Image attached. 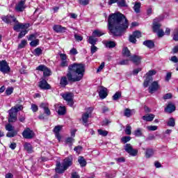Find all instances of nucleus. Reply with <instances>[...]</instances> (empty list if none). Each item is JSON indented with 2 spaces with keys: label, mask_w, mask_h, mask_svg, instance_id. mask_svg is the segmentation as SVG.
Returning <instances> with one entry per match:
<instances>
[{
  "label": "nucleus",
  "mask_w": 178,
  "mask_h": 178,
  "mask_svg": "<svg viewBox=\"0 0 178 178\" xmlns=\"http://www.w3.org/2000/svg\"><path fill=\"white\" fill-rule=\"evenodd\" d=\"M78 162L81 165V168H84V166H86L87 165V161H86V159H84V157L83 156L79 157Z\"/></svg>",
  "instance_id": "obj_28"
},
{
  "label": "nucleus",
  "mask_w": 178,
  "mask_h": 178,
  "mask_svg": "<svg viewBox=\"0 0 178 178\" xmlns=\"http://www.w3.org/2000/svg\"><path fill=\"white\" fill-rule=\"evenodd\" d=\"M17 135V132L16 131H11V132H8L6 134V137H9L10 138H12L13 137H15V136Z\"/></svg>",
  "instance_id": "obj_41"
},
{
  "label": "nucleus",
  "mask_w": 178,
  "mask_h": 178,
  "mask_svg": "<svg viewBox=\"0 0 178 178\" xmlns=\"http://www.w3.org/2000/svg\"><path fill=\"white\" fill-rule=\"evenodd\" d=\"M172 97H173L172 93H167V94L164 95L163 98V99H172Z\"/></svg>",
  "instance_id": "obj_59"
},
{
  "label": "nucleus",
  "mask_w": 178,
  "mask_h": 178,
  "mask_svg": "<svg viewBox=\"0 0 178 178\" xmlns=\"http://www.w3.org/2000/svg\"><path fill=\"white\" fill-rule=\"evenodd\" d=\"M119 65H129V60H122L119 63Z\"/></svg>",
  "instance_id": "obj_64"
},
{
  "label": "nucleus",
  "mask_w": 178,
  "mask_h": 178,
  "mask_svg": "<svg viewBox=\"0 0 178 178\" xmlns=\"http://www.w3.org/2000/svg\"><path fill=\"white\" fill-rule=\"evenodd\" d=\"M117 5L119 8H127V3H126V0L118 1Z\"/></svg>",
  "instance_id": "obj_31"
},
{
  "label": "nucleus",
  "mask_w": 178,
  "mask_h": 178,
  "mask_svg": "<svg viewBox=\"0 0 178 178\" xmlns=\"http://www.w3.org/2000/svg\"><path fill=\"white\" fill-rule=\"evenodd\" d=\"M74 37L76 41H78V42H80V41H83V36H81L79 34L75 33Z\"/></svg>",
  "instance_id": "obj_49"
},
{
  "label": "nucleus",
  "mask_w": 178,
  "mask_h": 178,
  "mask_svg": "<svg viewBox=\"0 0 178 178\" xmlns=\"http://www.w3.org/2000/svg\"><path fill=\"white\" fill-rule=\"evenodd\" d=\"M24 151H26L28 154H33V152H34L33 145L29 143H25L24 144Z\"/></svg>",
  "instance_id": "obj_21"
},
{
  "label": "nucleus",
  "mask_w": 178,
  "mask_h": 178,
  "mask_svg": "<svg viewBox=\"0 0 178 178\" xmlns=\"http://www.w3.org/2000/svg\"><path fill=\"white\" fill-rule=\"evenodd\" d=\"M11 109H15V111H17V113L19 111H23V106L16 105L14 107L11 108Z\"/></svg>",
  "instance_id": "obj_46"
},
{
  "label": "nucleus",
  "mask_w": 178,
  "mask_h": 178,
  "mask_svg": "<svg viewBox=\"0 0 178 178\" xmlns=\"http://www.w3.org/2000/svg\"><path fill=\"white\" fill-rule=\"evenodd\" d=\"M125 134H127V136H130V134H131V127L129 124L126 127Z\"/></svg>",
  "instance_id": "obj_44"
},
{
  "label": "nucleus",
  "mask_w": 178,
  "mask_h": 178,
  "mask_svg": "<svg viewBox=\"0 0 178 178\" xmlns=\"http://www.w3.org/2000/svg\"><path fill=\"white\" fill-rule=\"evenodd\" d=\"M131 140V137L130 136H123L121 138V143H123V144H126V143H129Z\"/></svg>",
  "instance_id": "obj_39"
},
{
  "label": "nucleus",
  "mask_w": 178,
  "mask_h": 178,
  "mask_svg": "<svg viewBox=\"0 0 178 178\" xmlns=\"http://www.w3.org/2000/svg\"><path fill=\"white\" fill-rule=\"evenodd\" d=\"M63 98L68 102L70 106H73V93L64 94L63 95Z\"/></svg>",
  "instance_id": "obj_14"
},
{
  "label": "nucleus",
  "mask_w": 178,
  "mask_h": 178,
  "mask_svg": "<svg viewBox=\"0 0 178 178\" xmlns=\"http://www.w3.org/2000/svg\"><path fill=\"white\" fill-rule=\"evenodd\" d=\"M83 150V147L78 145L74 147V151H76L77 154H80L81 151Z\"/></svg>",
  "instance_id": "obj_56"
},
{
  "label": "nucleus",
  "mask_w": 178,
  "mask_h": 178,
  "mask_svg": "<svg viewBox=\"0 0 178 178\" xmlns=\"http://www.w3.org/2000/svg\"><path fill=\"white\" fill-rule=\"evenodd\" d=\"M124 116H126L127 118H130L131 116V110L129 108H126L124 111Z\"/></svg>",
  "instance_id": "obj_42"
},
{
  "label": "nucleus",
  "mask_w": 178,
  "mask_h": 178,
  "mask_svg": "<svg viewBox=\"0 0 178 178\" xmlns=\"http://www.w3.org/2000/svg\"><path fill=\"white\" fill-rule=\"evenodd\" d=\"M158 90H159V83H158V81H154L149 87V92L150 94H154V92H155V91H158Z\"/></svg>",
  "instance_id": "obj_13"
},
{
  "label": "nucleus",
  "mask_w": 178,
  "mask_h": 178,
  "mask_svg": "<svg viewBox=\"0 0 178 178\" xmlns=\"http://www.w3.org/2000/svg\"><path fill=\"white\" fill-rule=\"evenodd\" d=\"M173 40L178 41V28L174 31Z\"/></svg>",
  "instance_id": "obj_51"
},
{
  "label": "nucleus",
  "mask_w": 178,
  "mask_h": 178,
  "mask_svg": "<svg viewBox=\"0 0 178 178\" xmlns=\"http://www.w3.org/2000/svg\"><path fill=\"white\" fill-rule=\"evenodd\" d=\"M61 129H62V126H60V125L56 126L54 129V132L55 133L56 137L58 140V141H60V138H61L60 134H59V131H60Z\"/></svg>",
  "instance_id": "obj_25"
},
{
  "label": "nucleus",
  "mask_w": 178,
  "mask_h": 178,
  "mask_svg": "<svg viewBox=\"0 0 178 178\" xmlns=\"http://www.w3.org/2000/svg\"><path fill=\"white\" fill-rule=\"evenodd\" d=\"M167 126H169V127H175V126H176V120H175L174 118H169Z\"/></svg>",
  "instance_id": "obj_27"
},
{
  "label": "nucleus",
  "mask_w": 178,
  "mask_h": 178,
  "mask_svg": "<svg viewBox=\"0 0 178 178\" xmlns=\"http://www.w3.org/2000/svg\"><path fill=\"white\" fill-rule=\"evenodd\" d=\"M147 129H149V131H155V130H158V127L157 126H148Z\"/></svg>",
  "instance_id": "obj_58"
},
{
  "label": "nucleus",
  "mask_w": 178,
  "mask_h": 178,
  "mask_svg": "<svg viewBox=\"0 0 178 178\" xmlns=\"http://www.w3.org/2000/svg\"><path fill=\"white\" fill-rule=\"evenodd\" d=\"M159 30H161V24L157 23V22H154L153 23V31L154 33H156Z\"/></svg>",
  "instance_id": "obj_32"
},
{
  "label": "nucleus",
  "mask_w": 178,
  "mask_h": 178,
  "mask_svg": "<svg viewBox=\"0 0 178 178\" xmlns=\"http://www.w3.org/2000/svg\"><path fill=\"white\" fill-rule=\"evenodd\" d=\"M129 60L135 63V65H140V63H141V57L139 56L134 55L130 57Z\"/></svg>",
  "instance_id": "obj_22"
},
{
  "label": "nucleus",
  "mask_w": 178,
  "mask_h": 178,
  "mask_svg": "<svg viewBox=\"0 0 178 178\" xmlns=\"http://www.w3.org/2000/svg\"><path fill=\"white\" fill-rule=\"evenodd\" d=\"M27 44V40H23L21 41L20 44L18 45V48H24Z\"/></svg>",
  "instance_id": "obj_47"
},
{
  "label": "nucleus",
  "mask_w": 178,
  "mask_h": 178,
  "mask_svg": "<svg viewBox=\"0 0 178 178\" xmlns=\"http://www.w3.org/2000/svg\"><path fill=\"white\" fill-rule=\"evenodd\" d=\"M98 133L99 136H102V137H106L108 136V131L106 130H102V129H98Z\"/></svg>",
  "instance_id": "obj_40"
},
{
  "label": "nucleus",
  "mask_w": 178,
  "mask_h": 178,
  "mask_svg": "<svg viewBox=\"0 0 178 178\" xmlns=\"http://www.w3.org/2000/svg\"><path fill=\"white\" fill-rule=\"evenodd\" d=\"M92 111H94V108L92 107H90L87 109L86 112L82 115V120L83 122V126H88L87 124L88 122V118H90V115L92 113Z\"/></svg>",
  "instance_id": "obj_10"
},
{
  "label": "nucleus",
  "mask_w": 178,
  "mask_h": 178,
  "mask_svg": "<svg viewBox=\"0 0 178 178\" xmlns=\"http://www.w3.org/2000/svg\"><path fill=\"white\" fill-rule=\"evenodd\" d=\"M156 33H157V35L159 38H162L163 35H165V32L162 29H159Z\"/></svg>",
  "instance_id": "obj_57"
},
{
  "label": "nucleus",
  "mask_w": 178,
  "mask_h": 178,
  "mask_svg": "<svg viewBox=\"0 0 178 178\" xmlns=\"http://www.w3.org/2000/svg\"><path fill=\"white\" fill-rule=\"evenodd\" d=\"M17 120V111L11 108L8 111V123H15Z\"/></svg>",
  "instance_id": "obj_8"
},
{
  "label": "nucleus",
  "mask_w": 178,
  "mask_h": 178,
  "mask_svg": "<svg viewBox=\"0 0 178 178\" xmlns=\"http://www.w3.org/2000/svg\"><path fill=\"white\" fill-rule=\"evenodd\" d=\"M110 34L115 37L123 35V33L129 28V23L124 15L117 13L111 14L108 19Z\"/></svg>",
  "instance_id": "obj_1"
},
{
  "label": "nucleus",
  "mask_w": 178,
  "mask_h": 178,
  "mask_svg": "<svg viewBox=\"0 0 178 178\" xmlns=\"http://www.w3.org/2000/svg\"><path fill=\"white\" fill-rule=\"evenodd\" d=\"M134 135L136 137H141L143 136V131L141 129L138 128L137 130L134 131Z\"/></svg>",
  "instance_id": "obj_43"
},
{
  "label": "nucleus",
  "mask_w": 178,
  "mask_h": 178,
  "mask_svg": "<svg viewBox=\"0 0 178 178\" xmlns=\"http://www.w3.org/2000/svg\"><path fill=\"white\" fill-rule=\"evenodd\" d=\"M34 54L35 56H40V55H42V49H41L40 47L35 49Z\"/></svg>",
  "instance_id": "obj_35"
},
{
  "label": "nucleus",
  "mask_w": 178,
  "mask_h": 178,
  "mask_svg": "<svg viewBox=\"0 0 178 178\" xmlns=\"http://www.w3.org/2000/svg\"><path fill=\"white\" fill-rule=\"evenodd\" d=\"M80 5H83V6H86L90 3V0H79Z\"/></svg>",
  "instance_id": "obj_53"
},
{
  "label": "nucleus",
  "mask_w": 178,
  "mask_h": 178,
  "mask_svg": "<svg viewBox=\"0 0 178 178\" xmlns=\"http://www.w3.org/2000/svg\"><path fill=\"white\" fill-rule=\"evenodd\" d=\"M172 79V72H168L165 76V81L169 82V81Z\"/></svg>",
  "instance_id": "obj_60"
},
{
  "label": "nucleus",
  "mask_w": 178,
  "mask_h": 178,
  "mask_svg": "<svg viewBox=\"0 0 178 178\" xmlns=\"http://www.w3.org/2000/svg\"><path fill=\"white\" fill-rule=\"evenodd\" d=\"M141 8V3L140 2H135V5L134 6V10L136 13H140Z\"/></svg>",
  "instance_id": "obj_29"
},
{
  "label": "nucleus",
  "mask_w": 178,
  "mask_h": 178,
  "mask_svg": "<svg viewBox=\"0 0 178 178\" xmlns=\"http://www.w3.org/2000/svg\"><path fill=\"white\" fill-rule=\"evenodd\" d=\"M164 111L165 112H168V113H172L176 111V106H175L173 103L170 102L168 103Z\"/></svg>",
  "instance_id": "obj_19"
},
{
  "label": "nucleus",
  "mask_w": 178,
  "mask_h": 178,
  "mask_svg": "<svg viewBox=\"0 0 178 178\" xmlns=\"http://www.w3.org/2000/svg\"><path fill=\"white\" fill-rule=\"evenodd\" d=\"M6 130H7V131H13V126H12V124H8L7 125H6Z\"/></svg>",
  "instance_id": "obj_55"
},
{
  "label": "nucleus",
  "mask_w": 178,
  "mask_h": 178,
  "mask_svg": "<svg viewBox=\"0 0 178 178\" xmlns=\"http://www.w3.org/2000/svg\"><path fill=\"white\" fill-rule=\"evenodd\" d=\"M154 118H155V115L150 113V114H147L146 115H143L142 117V119L143 120H145V122H152V120H154Z\"/></svg>",
  "instance_id": "obj_26"
},
{
  "label": "nucleus",
  "mask_w": 178,
  "mask_h": 178,
  "mask_svg": "<svg viewBox=\"0 0 178 178\" xmlns=\"http://www.w3.org/2000/svg\"><path fill=\"white\" fill-rule=\"evenodd\" d=\"M39 87L41 90H51V85L45 79H42L39 82Z\"/></svg>",
  "instance_id": "obj_15"
},
{
  "label": "nucleus",
  "mask_w": 178,
  "mask_h": 178,
  "mask_svg": "<svg viewBox=\"0 0 178 178\" xmlns=\"http://www.w3.org/2000/svg\"><path fill=\"white\" fill-rule=\"evenodd\" d=\"M106 48H115L116 47V43L113 41H107L106 42Z\"/></svg>",
  "instance_id": "obj_33"
},
{
  "label": "nucleus",
  "mask_w": 178,
  "mask_h": 178,
  "mask_svg": "<svg viewBox=\"0 0 178 178\" xmlns=\"http://www.w3.org/2000/svg\"><path fill=\"white\" fill-rule=\"evenodd\" d=\"M86 72V65L83 63H74L68 66L67 77L63 76L60 79V84L62 87H66L69 84L68 81L76 83L83 80L84 73ZM68 80V81H67Z\"/></svg>",
  "instance_id": "obj_2"
},
{
  "label": "nucleus",
  "mask_w": 178,
  "mask_h": 178,
  "mask_svg": "<svg viewBox=\"0 0 178 178\" xmlns=\"http://www.w3.org/2000/svg\"><path fill=\"white\" fill-rule=\"evenodd\" d=\"M132 35L136 38H140L141 37V32L140 31H136L132 33Z\"/></svg>",
  "instance_id": "obj_48"
},
{
  "label": "nucleus",
  "mask_w": 178,
  "mask_h": 178,
  "mask_svg": "<svg viewBox=\"0 0 178 178\" xmlns=\"http://www.w3.org/2000/svg\"><path fill=\"white\" fill-rule=\"evenodd\" d=\"M133 35H129V42H132V44H136V42H137V39Z\"/></svg>",
  "instance_id": "obj_52"
},
{
  "label": "nucleus",
  "mask_w": 178,
  "mask_h": 178,
  "mask_svg": "<svg viewBox=\"0 0 178 178\" xmlns=\"http://www.w3.org/2000/svg\"><path fill=\"white\" fill-rule=\"evenodd\" d=\"M53 29L56 33H65V31H66V27H63L60 25H54Z\"/></svg>",
  "instance_id": "obj_23"
},
{
  "label": "nucleus",
  "mask_w": 178,
  "mask_h": 178,
  "mask_svg": "<svg viewBox=\"0 0 178 178\" xmlns=\"http://www.w3.org/2000/svg\"><path fill=\"white\" fill-rule=\"evenodd\" d=\"M94 35H96L97 37H101V35H104L105 34L104 33H102L101 31L95 30L93 32Z\"/></svg>",
  "instance_id": "obj_50"
},
{
  "label": "nucleus",
  "mask_w": 178,
  "mask_h": 178,
  "mask_svg": "<svg viewBox=\"0 0 178 178\" xmlns=\"http://www.w3.org/2000/svg\"><path fill=\"white\" fill-rule=\"evenodd\" d=\"M91 54H95L98 51V48L95 45H92L90 47Z\"/></svg>",
  "instance_id": "obj_61"
},
{
  "label": "nucleus",
  "mask_w": 178,
  "mask_h": 178,
  "mask_svg": "<svg viewBox=\"0 0 178 178\" xmlns=\"http://www.w3.org/2000/svg\"><path fill=\"white\" fill-rule=\"evenodd\" d=\"M40 44V40L36 39L35 40H33L30 42L31 47H37Z\"/></svg>",
  "instance_id": "obj_45"
},
{
  "label": "nucleus",
  "mask_w": 178,
  "mask_h": 178,
  "mask_svg": "<svg viewBox=\"0 0 178 178\" xmlns=\"http://www.w3.org/2000/svg\"><path fill=\"white\" fill-rule=\"evenodd\" d=\"M13 26V30L15 31H19L20 29L23 30L24 29H27L29 27V24H22L17 21L16 23H15Z\"/></svg>",
  "instance_id": "obj_12"
},
{
  "label": "nucleus",
  "mask_w": 178,
  "mask_h": 178,
  "mask_svg": "<svg viewBox=\"0 0 178 178\" xmlns=\"http://www.w3.org/2000/svg\"><path fill=\"white\" fill-rule=\"evenodd\" d=\"M60 164V162L57 161L56 164V173H64L65 170H67L72 165H73V157L70 156L66 157L63 162V164Z\"/></svg>",
  "instance_id": "obj_3"
},
{
  "label": "nucleus",
  "mask_w": 178,
  "mask_h": 178,
  "mask_svg": "<svg viewBox=\"0 0 178 178\" xmlns=\"http://www.w3.org/2000/svg\"><path fill=\"white\" fill-rule=\"evenodd\" d=\"M36 70H39L40 72H43L44 77H49L51 74V70L48 68L44 65H40L36 67Z\"/></svg>",
  "instance_id": "obj_9"
},
{
  "label": "nucleus",
  "mask_w": 178,
  "mask_h": 178,
  "mask_svg": "<svg viewBox=\"0 0 178 178\" xmlns=\"http://www.w3.org/2000/svg\"><path fill=\"white\" fill-rule=\"evenodd\" d=\"M143 45H145L149 49H152V48L155 47V43L152 40H147L143 42Z\"/></svg>",
  "instance_id": "obj_24"
},
{
  "label": "nucleus",
  "mask_w": 178,
  "mask_h": 178,
  "mask_svg": "<svg viewBox=\"0 0 178 178\" xmlns=\"http://www.w3.org/2000/svg\"><path fill=\"white\" fill-rule=\"evenodd\" d=\"M71 178H80V175L76 172H72Z\"/></svg>",
  "instance_id": "obj_63"
},
{
  "label": "nucleus",
  "mask_w": 178,
  "mask_h": 178,
  "mask_svg": "<svg viewBox=\"0 0 178 178\" xmlns=\"http://www.w3.org/2000/svg\"><path fill=\"white\" fill-rule=\"evenodd\" d=\"M26 1H19L15 6V10L17 12H23L24 9H26Z\"/></svg>",
  "instance_id": "obj_18"
},
{
  "label": "nucleus",
  "mask_w": 178,
  "mask_h": 178,
  "mask_svg": "<svg viewBox=\"0 0 178 178\" xmlns=\"http://www.w3.org/2000/svg\"><path fill=\"white\" fill-rule=\"evenodd\" d=\"M154 74H156V71L152 70H149L147 74H146V79L144 81L143 83V86L147 88L148 86H149V83H151L154 79L152 78V76H154Z\"/></svg>",
  "instance_id": "obj_4"
},
{
  "label": "nucleus",
  "mask_w": 178,
  "mask_h": 178,
  "mask_svg": "<svg viewBox=\"0 0 178 178\" xmlns=\"http://www.w3.org/2000/svg\"><path fill=\"white\" fill-rule=\"evenodd\" d=\"M40 108L44 109V113L47 115V116H50L51 110H49V104H48V103H41L40 105Z\"/></svg>",
  "instance_id": "obj_17"
},
{
  "label": "nucleus",
  "mask_w": 178,
  "mask_h": 178,
  "mask_svg": "<svg viewBox=\"0 0 178 178\" xmlns=\"http://www.w3.org/2000/svg\"><path fill=\"white\" fill-rule=\"evenodd\" d=\"M28 33V31L27 30H24V31H22L19 35H18V38H23V37H24V35H26V34Z\"/></svg>",
  "instance_id": "obj_54"
},
{
  "label": "nucleus",
  "mask_w": 178,
  "mask_h": 178,
  "mask_svg": "<svg viewBox=\"0 0 178 178\" xmlns=\"http://www.w3.org/2000/svg\"><path fill=\"white\" fill-rule=\"evenodd\" d=\"M122 97V92H116L113 96V101H118Z\"/></svg>",
  "instance_id": "obj_36"
},
{
  "label": "nucleus",
  "mask_w": 178,
  "mask_h": 178,
  "mask_svg": "<svg viewBox=\"0 0 178 178\" xmlns=\"http://www.w3.org/2000/svg\"><path fill=\"white\" fill-rule=\"evenodd\" d=\"M0 72L3 73V74L10 73V67H9V64H8V62L6 60L0 61Z\"/></svg>",
  "instance_id": "obj_5"
},
{
  "label": "nucleus",
  "mask_w": 178,
  "mask_h": 178,
  "mask_svg": "<svg viewBox=\"0 0 178 178\" xmlns=\"http://www.w3.org/2000/svg\"><path fill=\"white\" fill-rule=\"evenodd\" d=\"M145 150V156L147 159H149V158H152V156L155 154V150L152 148H146L143 149Z\"/></svg>",
  "instance_id": "obj_16"
},
{
  "label": "nucleus",
  "mask_w": 178,
  "mask_h": 178,
  "mask_svg": "<svg viewBox=\"0 0 178 178\" xmlns=\"http://www.w3.org/2000/svg\"><path fill=\"white\" fill-rule=\"evenodd\" d=\"M99 95L102 99H105V97H108V89L104 86H102L101 90L99 92Z\"/></svg>",
  "instance_id": "obj_20"
},
{
  "label": "nucleus",
  "mask_w": 178,
  "mask_h": 178,
  "mask_svg": "<svg viewBox=\"0 0 178 178\" xmlns=\"http://www.w3.org/2000/svg\"><path fill=\"white\" fill-rule=\"evenodd\" d=\"M13 92V88H8L6 90V95H10Z\"/></svg>",
  "instance_id": "obj_62"
},
{
  "label": "nucleus",
  "mask_w": 178,
  "mask_h": 178,
  "mask_svg": "<svg viewBox=\"0 0 178 178\" xmlns=\"http://www.w3.org/2000/svg\"><path fill=\"white\" fill-rule=\"evenodd\" d=\"M124 149L127 154L131 155V156H137V155H138V149H134L133 146H131V144L130 143L125 145Z\"/></svg>",
  "instance_id": "obj_6"
},
{
  "label": "nucleus",
  "mask_w": 178,
  "mask_h": 178,
  "mask_svg": "<svg viewBox=\"0 0 178 178\" xmlns=\"http://www.w3.org/2000/svg\"><path fill=\"white\" fill-rule=\"evenodd\" d=\"M22 136L24 138H26L28 140H31V138H34V131L30 129V128H26L23 132Z\"/></svg>",
  "instance_id": "obj_11"
},
{
  "label": "nucleus",
  "mask_w": 178,
  "mask_h": 178,
  "mask_svg": "<svg viewBox=\"0 0 178 178\" xmlns=\"http://www.w3.org/2000/svg\"><path fill=\"white\" fill-rule=\"evenodd\" d=\"M122 55L123 56H126L127 58H129V56H131V53L130 52V50H129V48L125 47L122 49Z\"/></svg>",
  "instance_id": "obj_30"
},
{
  "label": "nucleus",
  "mask_w": 178,
  "mask_h": 178,
  "mask_svg": "<svg viewBox=\"0 0 178 178\" xmlns=\"http://www.w3.org/2000/svg\"><path fill=\"white\" fill-rule=\"evenodd\" d=\"M88 42L91 44V45H95V44H97V38L90 36L89 37Z\"/></svg>",
  "instance_id": "obj_37"
},
{
  "label": "nucleus",
  "mask_w": 178,
  "mask_h": 178,
  "mask_svg": "<svg viewBox=\"0 0 178 178\" xmlns=\"http://www.w3.org/2000/svg\"><path fill=\"white\" fill-rule=\"evenodd\" d=\"M58 113L60 115H63L66 113V108L65 106H60L58 111Z\"/></svg>",
  "instance_id": "obj_34"
},
{
  "label": "nucleus",
  "mask_w": 178,
  "mask_h": 178,
  "mask_svg": "<svg viewBox=\"0 0 178 178\" xmlns=\"http://www.w3.org/2000/svg\"><path fill=\"white\" fill-rule=\"evenodd\" d=\"M66 144H69L70 147H72L73 145V143H74V138H67L65 141Z\"/></svg>",
  "instance_id": "obj_38"
},
{
  "label": "nucleus",
  "mask_w": 178,
  "mask_h": 178,
  "mask_svg": "<svg viewBox=\"0 0 178 178\" xmlns=\"http://www.w3.org/2000/svg\"><path fill=\"white\" fill-rule=\"evenodd\" d=\"M1 19L3 22H4V23L10 24V26H13L17 22L16 17L14 15L2 16Z\"/></svg>",
  "instance_id": "obj_7"
}]
</instances>
